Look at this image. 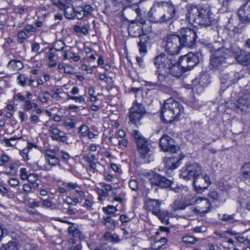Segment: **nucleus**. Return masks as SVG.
<instances>
[{
    "mask_svg": "<svg viewBox=\"0 0 250 250\" xmlns=\"http://www.w3.org/2000/svg\"><path fill=\"white\" fill-rule=\"evenodd\" d=\"M69 242L72 245L69 248V250H81L82 246L80 244V241H77L74 238H70Z\"/></svg>",
    "mask_w": 250,
    "mask_h": 250,
    "instance_id": "ea45409f",
    "label": "nucleus"
},
{
    "mask_svg": "<svg viewBox=\"0 0 250 250\" xmlns=\"http://www.w3.org/2000/svg\"><path fill=\"white\" fill-rule=\"evenodd\" d=\"M177 36L182 46L192 48L195 44L197 36L196 32L189 28L181 29Z\"/></svg>",
    "mask_w": 250,
    "mask_h": 250,
    "instance_id": "423d86ee",
    "label": "nucleus"
},
{
    "mask_svg": "<svg viewBox=\"0 0 250 250\" xmlns=\"http://www.w3.org/2000/svg\"><path fill=\"white\" fill-rule=\"evenodd\" d=\"M148 18L153 23H172L177 19L176 8L173 4L166 1L156 2L149 12Z\"/></svg>",
    "mask_w": 250,
    "mask_h": 250,
    "instance_id": "f257e3e1",
    "label": "nucleus"
},
{
    "mask_svg": "<svg viewBox=\"0 0 250 250\" xmlns=\"http://www.w3.org/2000/svg\"><path fill=\"white\" fill-rule=\"evenodd\" d=\"M219 44L217 42H213V43H208L205 44V47L208 49L210 52L214 51L217 49V46Z\"/></svg>",
    "mask_w": 250,
    "mask_h": 250,
    "instance_id": "6e6d98bb",
    "label": "nucleus"
},
{
    "mask_svg": "<svg viewBox=\"0 0 250 250\" xmlns=\"http://www.w3.org/2000/svg\"><path fill=\"white\" fill-rule=\"evenodd\" d=\"M68 231L69 235L74 237L77 241L83 238V234L81 231L77 229L75 226H71L68 227Z\"/></svg>",
    "mask_w": 250,
    "mask_h": 250,
    "instance_id": "7c9ffc66",
    "label": "nucleus"
},
{
    "mask_svg": "<svg viewBox=\"0 0 250 250\" xmlns=\"http://www.w3.org/2000/svg\"><path fill=\"white\" fill-rule=\"evenodd\" d=\"M67 96L68 100H72L79 103H85V100L83 96H73L70 95L68 92L65 93Z\"/></svg>",
    "mask_w": 250,
    "mask_h": 250,
    "instance_id": "37998d69",
    "label": "nucleus"
},
{
    "mask_svg": "<svg viewBox=\"0 0 250 250\" xmlns=\"http://www.w3.org/2000/svg\"><path fill=\"white\" fill-rule=\"evenodd\" d=\"M63 58L64 60H71L72 59L74 62H77L80 59L79 56L75 55L74 53L71 50V49L69 48L67 50H63L62 52Z\"/></svg>",
    "mask_w": 250,
    "mask_h": 250,
    "instance_id": "c756f323",
    "label": "nucleus"
},
{
    "mask_svg": "<svg viewBox=\"0 0 250 250\" xmlns=\"http://www.w3.org/2000/svg\"><path fill=\"white\" fill-rule=\"evenodd\" d=\"M89 131V127L87 125H82L80 128L79 134L83 137L87 136Z\"/></svg>",
    "mask_w": 250,
    "mask_h": 250,
    "instance_id": "bf43d9fd",
    "label": "nucleus"
},
{
    "mask_svg": "<svg viewBox=\"0 0 250 250\" xmlns=\"http://www.w3.org/2000/svg\"><path fill=\"white\" fill-rule=\"evenodd\" d=\"M187 166L189 175L193 178L202 173L201 166L197 163L188 164Z\"/></svg>",
    "mask_w": 250,
    "mask_h": 250,
    "instance_id": "a878e982",
    "label": "nucleus"
},
{
    "mask_svg": "<svg viewBox=\"0 0 250 250\" xmlns=\"http://www.w3.org/2000/svg\"><path fill=\"white\" fill-rule=\"evenodd\" d=\"M104 225L108 229H114L116 226L115 221L110 216L104 217Z\"/></svg>",
    "mask_w": 250,
    "mask_h": 250,
    "instance_id": "c9c22d12",
    "label": "nucleus"
},
{
    "mask_svg": "<svg viewBox=\"0 0 250 250\" xmlns=\"http://www.w3.org/2000/svg\"><path fill=\"white\" fill-rule=\"evenodd\" d=\"M104 238L106 240H110L114 242H119L120 240L116 234H112L109 232H106L104 235Z\"/></svg>",
    "mask_w": 250,
    "mask_h": 250,
    "instance_id": "a18cd8bd",
    "label": "nucleus"
},
{
    "mask_svg": "<svg viewBox=\"0 0 250 250\" xmlns=\"http://www.w3.org/2000/svg\"><path fill=\"white\" fill-rule=\"evenodd\" d=\"M160 146L165 152L176 153L179 149L177 144L170 137L165 134L160 140Z\"/></svg>",
    "mask_w": 250,
    "mask_h": 250,
    "instance_id": "ddd939ff",
    "label": "nucleus"
},
{
    "mask_svg": "<svg viewBox=\"0 0 250 250\" xmlns=\"http://www.w3.org/2000/svg\"><path fill=\"white\" fill-rule=\"evenodd\" d=\"M149 180L152 186H159L163 188H167L170 187L177 192H180L181 189L180 187L176 188L172 187L173 182L171 181L164 177H162L158 174L153 173L152 175H150Z\"/></svg>",
    "mask_w": 250,
    "mask_h": 250,
    "instance_id": "f8f14e48",
    "label": "nucleus"
},
{
    "mask_svg": "<svg viewBox=\"0 0 250 250\" xmlns=\"http://www.w3.org/2000/svg\"><path fill=\"white\" fill-rule=\"evenodd\" d=\"M103 210L105 213L108 214H114L117 211L116 207L112 205H108L106 207H104Z\"/></svg>",
    "mask_w": 250,
    "mask_h": 250,
    "instance_id": "864d4df0",
    "label": "nucleus"
},
{
    "mask_svg": "<svg viewBox=\"0 0 250 250\" xmlns=\"http://www.w3.org/2000/svg\"><path fill=\"white\" fill-rule=\"evenodd\" d=\"M202 58V55L199 52L196 54L188 53L181 57L178 64L181 66L183 70L186 72L191 70L196 65Z\"/></svg>",
    "mask_w": 250,
    "mask_h": 250,
    "instance_id": "6e6552de",
    "label": "nucleus"
},
{
    "mask_svg": "<svg viewBox=\"0 0 250 250\" xmlns=\"http://www.w3.org/2000/svg\"><path fill=\"white\" fill-rule=\"evenodd\" d=\"M234 214L229 215L224 214H223L221 219L224 221H228L229 222H233L234 220Z\"/></svg>",
    "mask_w": 250,
    "mask_h": 250,
    "instance_id": "052dcab7",
    "label": "nucleus"
},
{
    "mask_svg": "<svg viewBox=\"0 0 250 250\" xmlns=\"http://www.w3.org/2000/svg\"><path fill=\"white\" fill-rule=\"evenodd\" d=\"M180 176L185 179H188L191 177L190 175H189V172L188 171V167L187 166L185 168H183L182 170Z\"/></svg>",
    "mask_w": 250,
    "mask_h": 250,
    "instance_id": "680f3d73",
    "label": "nucleus"
},
{
    "mask_svg": "<svg viewBox=\"0 0 250 250\" xmlns=\"http://www.w3.org/2000/svg\"><path fill=\"white\" fill-rule=\"evenodd\" d=\"M191 199H193V204H197V206L190 208L192 213L190 214V216L196 213H205L209 211L211 205L207 199L204 198L195 199L191 196Z\"/></svg>",
    "mask_w": 250,
    "mask_h": 250,
    "instance_id": "2eb2a0df",
    "label": "nucleus"
},
{
    "mask_svg": "<svg viewBox=\"0 0 250 250\" xmlns=\"http://www.w3.org/2000/svg\"><path fill=\"white\" fill-rule=\"evenodd\" d=\"M236 107L242 111H246L250 105L249 94H243L235 103Z\"/></svg>",
    "mask_w": 250,
    "mask_h": 250,
    "instance_id": "5701e85b",
    "label": "nucleus"
},
{
    "mask_svg": "<svg viewBox=\"0 0 250 250\" xmlns=\"http://www.w3.org/2000/svg\"><path fill=\"white\" fill-rule=\"evenodd\" d=\"M20 166L18 163H13L8 167H6L5 173L9 175H14L16 174L17 170Z\"/></svg>",
    "mask_w": 250,
    "mask_h": 250,
    "instance_id": "72a5a7b5",
    "label": "nucleus"
},
{
    "mask_svg": "<svg viewBox=\"0 0 250 250\" xmlns=\"http://www.w3.org/2000/svg\"><path fill=\"white\" fill-rule=\"evenodd\" d=\"M37 104L35 103H31L29 100L24 101L23 109L25 111L31 110L33 107H37Z\"/></svg>",
    "mask_w": 250,
    "mask_h": 250,
    "instance_id": "de8ad7c7",
    "label": "nucleus"
},
{
    "mask_svg": "<svg viewBox=\"0 0 250 250\" xmlns=\"http://www.w3.org/2000/svg\"><path fill=\"white\" fill-rule=\"evenodd\" d=\"M93 8L89 4L82 5L75 8V18L82 20L91 16Z\"/></svg>",
    "mask_w": 250,
    "mask_h": 250,
    "instance_id": "dca6fc26",
    "label": "nucleus"
},
{
    "mask_svg": "<svg viewBox=\"0 0 250 250\" xmlns=\"http://www.w3.org/2000/svg\"><path fill=\"white\" fill-rule=\"evenodd\" d=\"M27 34L30 36L37 31L36 28L32 24H26L23 28Z\"/></svg>",
    "mask_w": 250,
    "mask_h": 250,
    "instance_id": "3c124183",
    "label": "nucleus"
},
{
    "mask_svg": "<svg viewBox=\"0 0 250 250\" xmlns=\"http://www.w3.org/2000/svg\"><path fill=\"white\" fill-rule=\"evenodd\" d=\"M209 177L205 173H201L193 178V186L195 190L198 193H202L210 185Z\"/></svg>",
    "mask_w": 250,
    "mask_h": 250,
    "instance_id": "9d476101",
    "label": "nucleus"
},
{
    "mask_svg": "<svg viewBox=\"0 0 250 250\" xmlns=\"http://www.w3.org/2000/svg\"><path fill=\"white\" fill-rule=\"evenodd\" d=\"M48 131L51 134L50 137L53 140H60L62 142H66L68 140V137L65 135V133L61 131L55 125L50 126L48 129Z\"/></svg>",
    "mask_w": 250,
    "mask_h": 250,
    "instance_id": "a211bd4d",
    "label": "nucleus"
},
{
    "mask_svg": "<svg viewBox=\"0 0 250 250\" xmlns=\"http://www.w3.org/2000/svg\"><path fill=\"white\" fill-rule=\"evenodd\" d=\"M61 93V90L59 88L53 89L50 91V96L56 100H59L61 98L60 94Z\"/></svg>",
    "mask_w": 250,
    "mask_h": 250,
    "instance_id": "8fccbe9b",
    "label": "nucleus"
},
{
    "mask_svg": "<svg viewBox=\"0 0 250 250\" xmlns=\"http://www.w3.org/2000/svg\"><path fill=\"white\" fill-rule=\"evenodd\" d=\"M243 177L250 181V162L245 163L241 168Z\"/></svg>",
    "mask_w": 250,
    "mask_h": 250,
    "instance_id": "473e14b6",
    "label": "nucleus"
},
{
    "mask_svg": "<svg viewBox=\"0 0 250 250\" xmlns=\"http://www.w3.org/2000/svg\"><path fill=\"white\" fill-rule=\"evenodd\" d=\"M181 158L175 160L173 158H166L165 159L164 161L167 168L169 169H175L181 165Z\"/></svg>",
    "mask_w": 250,
    "mask_h": 250,
    "instance_id": "cd10ccee",
    "label": "nucleus"
},
{
    "mask_svg": "<svg viewBox=\"0 0 250 250\" xmlns=\"http://www.w3.org/2000/svg\"><path fill=\"white\" fill-rule=\"evenodd\" d=\"M129 186L132 190L136 191L138 188V184L135 180H131L129 182Z\"/></svg>",
    "mask_w": 250,
    "mask_h": 250,
    "instance_id": "69168bd1",
    "label": "nucleus"
},
{
    "mask_svg": "<svg viewBox=\"0 0 250 250\" xmlns=\"http://www.w3.org/2000/svg\"><path fill=\"white\" fill-rule=\"evenodd\" d=\"M161 203L156 199H147L145 202L146 209L152 212L153 214L159 213L160 209Z\"/></svg>",
    "mask_w": 250,
    "mask_h": 250,
    "instance_id": "b1692460",
    "label": "nucleus"
},
{
    "mask_svg": "<svg viewBox=\"0 0 250 250\" xmlns=\"http://www.w3.org/2000/svg\"><path fill=\"white\" fill-rule=\"evenodd\" d=\"M62 185L67 188L68 191L71 190H76L77 188H80V186L77 183L72 182H63Z\"/></svg>",
    "mask_w": 250,
    "mask_h": 250,
    "instance_id": "a19ab883",
    "label": "nucleus"
},
{
    "mask_svg": "<svg viewBox=\"0 0 250 250\" xmlns=\"http://www.w3.org/2000/svg\"><path fill=\"white\" fill-rule=\"evenodd\" d=\"M231 52L239 64L244 66L250 64V52L241 49L235 44L231 45Z\"/></svg>",
    "mask_w": 250,
    "mask_h": 250,
    "instance_id": "1a4fd4ad",
    "label": "nucleus"
},
{
    "mask_svg": "<svg viewBox=\"0 0 250 250\" xmlns=\"http://www.w3.org/2000/svg\"><path fill=\"white\" fill-rule=\"evenodd\" d=\"M32 186L28 184H24L22 186V190L24 193L29 194L32 192Z\"/></svg>",
    "mask_w": 250,
    "mask_h": 250,
    "instance_id": "338daca9",
    "label": "nucleus"
},
{
    "mask_svg": "<svg viewBox=\"0 0 250 250\" xmlns=\"http://www.w3.org/2000/svg\"><path fill=\"white\" fill-rule=\"evenodd\" d=\"M21 139V137L13 136L10 138H3L2 142L5 144V146L7 147H13L17 144L16 141L20 140Z\"/></svg>",
    "mask_w": 250,
    "mask_h": 250,
    "instance_id": "2f4dec72",
    "label": "nucleus"
},
{
    "mask_svg": "<svg viewBox=\"0 0 250 250\" xmlns=\"http://www.w3.org/2000/svg\"><path fill=\"white\" fill-rule=\"evenodd\" d=\"M76 122L74 119H68L62 122V126L67 130H70L75 127Z\"/></svg>",
    "mask_w": 250,
    "mask_h": 250,
    "instance_id": "4c0bfd02",
    "label": "nucleus"
},
{
    "mask_svg": "<svg viewBox=\"0 0 250 250\" xmlns=\"http://www.w3.org/2000/svg\"><path fill=\"white\" fill-rule=\"evenodd\" d=\"M11 158L6 154H3L1 155L0 157V162L1 164H0V166H2L4 164H6L10 161Z\"/></svg>",
    "mask_w": 250,
    "mask_h": 250,
    "instance_id": "0e129e2a",
    "label": "nucleus"
},
{
    "mask_svg": "<svg viewBox=\"0 0 250 250\" xmlns=\"http://www.w3.org/2000/svg\"><path fill=\"white\" fill-rule=\"evenodd\" d=\"M163 46L166 51L170 55L178 54L182 46L177 35L171 34L164 39Z\"/></svg>",
    "mask_w": 250,
    "mask_h": 250,
    "instance_id": "39448f33",
    "label": "nucleus"
},
{
    "mask_svg": "<svg viewBox=\"0 0 250 250\" xmlns=\"http://www.w3.org/2000/svg\"><path fill=\"white\" fill-rule=\"evenodd\" d=\"M95 90L93 87H91L89 88L88 93L90 96L89 99L91 102H95L97 100V98L95 95Z\"/></svg>",
    "mask_w": 250,
    "mask_h": 250,
    "instance_id": "4d7b16f0",
    "label": "nucleus"
},
{
    "mask_svg": "<svg viewBox=\"0 0 250 250\" xmlns=\"http://www.w3.org/2000/svg\"><path fill=\"white\" fill-rule=\"evenodd\" d=\"M238 15L241 21L250 22V0L239 9Z\"/></svg>",
    "mask_w": 250,
    "mask_h": 250,
    "instance_id": "6ab92c4d",
    "label": "nucleus"
},
{
    "mask_svg": "<svg viewBox=\"0 0 250 250\" xmlns=\"http://www.w3.org/2000/svg\"><path fill=\"white\" fill-rule=\"evenodd\" d=\"M58 152V149L57 148L45 150V159L50 165L53 166L60 165V160L56 156Z\"/></svg>",
    "mask_w": 250,
    "mask_h": 250,
    "instance_id": "412c9836",
    "label": "nucleus"
},
{
    "mask_svg": "<svg viewBox=\"0 0 250 250\" xmlns=\"http://www.w3.org/2000/svg\"><path fill=\"white\" fill-rule=\"evenodd\" d=\"M63 7L61 10L64 11L65 17L69 20L75 19V8L73 7L72 0H65V3Z\"/></svg>",
    "mask_w": 250,
    "mask_h": 250,
    "instance_id": "4be33fe9",
    "label": "nucleus"
},
{
    "mask_svg": "<svg viewBox=\"0 0 250 250\" xmlns=\"http://www.w3.org/2000/svg\"><path fill=\"white\" fill-rule=\"evenodd\" d=\"M112 191L113 194H116L117 192V189L113 187L109 184L102 183L101 184V188H97L96 191L99 195L98 199L102 200L103 198H106L108 196V192Z\"/></svg>",
    "mask_w": 250,
    "mask_h": 250,
    "instance_id": "aec40b11",
    "label": "nucleus"
},
{
    "mask_svg": "<svg viewBox=\"0 0 250 250\" xmlns=\"http://www.w3.org/2000/svg\"><path fill=\"white\" fill-rule=\"evenodd\" d=\"M17 36L19 40V42L21 43H22L23 40L26 39L29 37V35L27 34L23 29L18 32Z\"/></svg>",
    "mask_w": 250,
    "mask_h": 250,
    "instance_id": "09e8293b",
    "label": "nucleus"
},
{
    "mask_svg": "<svg viewBox=\"0 0 250 250\" xmlns=\"http://www.w3.org/2000/svg\"><path fill=\"white\" fill-rule=\"evenodd\" d=\"M8 183L10 186L15 187L19 185L20 181L16 178H11L8 180Z\"/></svg>",
    "mask_w": 250,
    "mask_h": 250,
    "instance_id": "774afa93",
    "label": "nucleus"
},
{
    "mask_svg": "<svg viewBox=\"0 0 250 250\" xmlns=\"http://www.w3.org/2000/svg\"><path fill=\"white\" fill-rule=\"evenodd\" d=\"M167 241L165 237H163L160 240L155 241L151 245V249L149 250H158L162 248L167 243Z\"/></svg>",
    "mask_w": 250,
    "mask_h": 250,
    "instance_id": "f704fd0d",
    "label": "nucleus"
},
{
    "mask_svg": "<svg viewBox=\"0 0 250 250\" xmlns=\"http://www.w3.org/2000/svg\"><path fill=\"white\" fill-rule=\"evenodd\" d=\"M22 62L18 60H11L8 63V67L16 70H20L22 67Z\"/></svg>",
    "mask_w": 250,
    "mask_h": 250,
    "instance_id": "e433bc0d",
    "label": "nucleus"
},
{
    "mask_svg": "<svg viewBox=\"0 0 250 250\" xmlns=\"http://www.w3.org/2000/svg\"><path fill=\"white\" fill-rule=\"evenodd\" d=\"M186 19L190 24H198L207 27L211 25L214 20L210 9L206 5L188 4L186 7Z\"/></svg>",
    "mask_w": 250,
    "mask_h": 250,
    "instance_id": "f03ea898",
    "label": "nucleus"
},
{
    "mask_svg": "<svg viewBox=\"0 0 250 250\" xmlns=\"http://www.w3.org/2000/svg\"><path fill=\"white\" fill-rule=\"evenodd\" d=\"M169 73L173 77L179 78L185 72L181 66L178 63H175L169 69Z\"/></svg>",
    "mask_w": 250,
    "mask_h": 250,
    "instance_id": "bb28decb",
    "label": "nucleus"
},
{
    "mask_svg": "<svg viewBox=\"0 0 250 250\" xmlns=\"http://www.w3.org/2000/svg\"><path fill=\"white\" fill-rule=\"evenodd\" d=\"M107 133L110 135L109 131H108ZM108 140L111 143L114 144V145L117 143L120 146H127L128 143V140L126 139H123V140L119 141L118 142H114L113 141V135H109L108 137Z\"/></svg>",
    "mask_w": 250,
    "mask_h": 250,
    "instance_id": "79ce46f5",
    "label": "nucleus"
},
{
    "mask_svg": "<svg viewBox=\"0 0 250 250\" xmlns=\"http://www.w3.org/2000/svg\"><path fill=\"white\" fill-rule=\"evenodd\" d=\"M208 197L213 203L223 202L225 200L222 193H218L215 191H210L208 193Z\"/></svg>",
    "mask_w": 250,
    "mask_h": 250,
    "instance_id": "c85d7f7f",
    "label": "nucleus"
},
{
    "mask_svg": "<svg viewBox=\"0 0 250 250\" xmlns=\"http://www.w3.org/2000/svg\"><path fill=\"white\" fill-rule=\"evenodd\" d=\"M182 240L184 243L189 244H194L198 241L197 238L191 236H183Z\"/></svg>",
    "mask_w": 250,
    "mask_h": 250,
    "instance_id": "49530a36",
    "label": "nucleus"
},
{
    "mask_svg": "<svg viewBox=\"0 0 250 250\" xmlns=\"http://www.w3.org/2000/svg\"><path fill=\"white\" fill-rule=\"evenodd\" d=\"M153 63L156 68L169 69L170 66L175 63V60L172 56H168L162 53L154 58Z\"/></svg>",
    "mask_w": 250,
    "mask_h": 250,
    "instance_id": "4468645a",
    "label": "nucleus"
},
{
    "mask_svg": "<svg viewBox=\"0 0 250 250\" xmlns=\"http://www.w3.org/2000/svg\"><path fill=\"white\" fill-rule=\"evenodd\" d=\"M131 135L135 140L140 157L145 160L150 158L153 154V151L151 145L148 140L137 130H132Z\"/></svg>",
    "mask_w": 250,
    "mask_h": 250,
    "instance_id": "20e7f679",
    "label": "nucleus"
},
{
    "mask_svg": "<svg viewBox=\"0 0 250 250\" xmlns=\"http://www.w3.org/2000/svg\"><path fill=\"white\" fill-rule=\"evenodd\" d=\"M146 114V110L143 104L133 103L129 110L128 115L129 122L136 125Z\"/></svg>",
    "mask_w": 250,
    "mask_h": 250,
    "instance_id": "9b49d317",
    "label": "nucleus"
},
{
    "mask_svg": "<svg viewBox=\"0 0 250 250\" xmlns=\"http://www.w3.org/2000/svg\"><path fill=\"white\" fill-rule=\"evenodd\" d=\"M230 50L223 46L216 49L210 58V64L214 67L219 68L222 64L227 62V59L230 56Z\"/></svg>",
    "mask_w": 250,
    "mask_h": 250,
    "instance_id": "0eeeda50",
    "label": "nucleus"
},
{
    "mask_svg": "<svg viewBox=\"0 0 250 250\" xmlns=\"http://www.w3.org/2000/svg\"><path fill=\"white\" fill-rule=\"evenodd\" d=\"M154 215L158 216L162 222H166L167 224H168V219L167 218L168 216V213L167 211H161L160 210L159 211V213L155 214Z\"/></svg>",
    "mask_w": 250,
    "mask_h": 250,
    "instance_id": "c03bdc74",
    "label": "nucleus"
},
{
    "mask_svg": "<svg viewBox=\"0 0 250 250\" xmlns=\"http://www.w3.org/2000/svg\"><path fill=\"white\" fill-rule=\"evenodd\" d=\"M193 199H191V196H188L187 199L186 197H182L181 199H176L173 203L171 205V208L173 211H176L179 210H183L188 206L193 204Z\"/></svg>",
    "mask_w": 250,
    "mask_h": 250,
    "instance_id": "f3484780",
    "label": "nucleus"
},
{
    "mask_svg": "<svg viewBox=\"0 0 250 250\" xmlns=\"http://www.w3.org/2000/svg\"><path fill=\"white\" fill-rule=\"evenodd\" d=\"M89 26L88 25H84L83 26L76 25L74 26V30L76 33H81L86 35L88 34V29Z\"/></svg>",
    "mask_w": 250,
    "mask_h": 250,
    "instance_id": "58836bf2",
    "label": "nucleus"
},
{
    "mask_svg": "<svg viewBox=\"0 0 250 250\" xmlns=\"http://www.w3.org/2000/svg\"><path fill=\"white\" fill-rule=\"evenodd\" d=\"M65 47L64 42L61 41H57L55 42L54 49L57 51H63V49Z\"/></svg>",
    "mask_w": 250,
    "mask_h": 250,
    "instance_id": "5fc2aeb1",
    "label": "nucleus"
},
{
    "mask_svg": "<svg viewBox=\"0 0 250 250\" xmlns=\"http://www.w3.org/2000/svg\"><path fill=\"white\" fill-rule=\"evenodd\" d=\"M184 108L181 103L173 98L165 102L161 110V118L166 123H171L179 118Z\"/></svg>",
    "mask_w": 250,
    "mask_h": 250,
    "instance_id": "7ed1b4c3",
    "label": "nucleus"
},
{
    "mask_svg": "<svg viewBox=\"0 0 250 250\" xmlns=\"http://www.w3.org/2000/svg\"><path fill=\"white\" fill-rule=\"evenodd\" d=\"M169 73L168 69L156 68L155 71L157 80L160 82H166L168 78Z\"/></svg>",
    "mask_w": 250,
    "mask_h": 250,
    "instance_id": "393cba45",
    "label": "nucleus"
},
{
    "mask_svg": "<svg viewBox=\"0 0 250 250\" xmlns=\"http://www.w3.org/2000/svg\"><path fill=\"white\" fill-rule=\"evenodd\" d=\"M221 82L222 83H226L227 82L229 81L230 82H232V79L229 77V73H223L222 74L220 78Z\"/></svg>",
    "mask_w": 250,
    "mask_h": 250,
    "instance_id": "13d9d810",
    "label": "nucleus"
},
{
    "mask_svg": "<svg viewBox=\"0 0 250 250\" xmlns=\"http://www.w3.org/2000/svg\"><path fill=\"white\" fill-rule=\"evenodd\" d=\"M20 173L21 179L22 180H26V179L28 178V176L29 174H28L26 168H21L20 170Z\"/></svg>",
    "mask_w": 250,
    "mask_h": 250,
    "instance_id": "e2e57ef3",
    "label": "nucleus"
},
{
    "mask_svg": "<svg viewBox=\"0 0 250 250\" xmlns=\"http://www.w3.org/2000/svg\"><path fill=\"white\" fill-rule=\"evenodd\" d=\"M1 250H17V248L14 242H9L2 245Z\"/></svg>",
    "mask_w": 250,
    "mask_h": 250,
    "instance_id": "603ef678",
    "label": "nucleus"
}]
</instances>
